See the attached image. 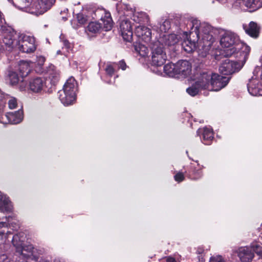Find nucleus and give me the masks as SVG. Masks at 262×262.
I'll list each match as a JSON object with an SVG mask.
<instances>
[{
	"mask_svg": "<svg viewBox=\"0 0 262 262\" xmlns=\"http://www.w3.org/2000/svg\"><path fill=\"white\" fill-rule=\"evenodd\" d=\"M186 27L189 30L190 39L184 40L182 47L187 53H190L196 49L201 57H205L214 41L213 29L208 23H201L195 18L188 20Z\"/></svg>",
	"mask_w": 262,
	"mask_h": 262,
	"instance_id": "nucleus-1",
	"label": "nucleus"
},
{
	"mask_svg": "<svg viewBox=\"0 0 262 262\" xmlns=\"http://www.w3.org/2000/svg\"><path fill=\"white\" fill-rule=\"evenodd\" d=\"M229 79V77L207 71L200 74L195 80V84L202 89L219 91L227 85Z\"/></svg>",
	"mask_w": 262,
	"mask_h": 262,
	"instance_id": "nucleus-2",
	"label": "nucleus"
},
{
	"mask_svg": "<svg viewBox=\"0 0 262 262\" xmlns=\"http://www.w3.org/2000/svg\"><path fill=\"white\" fill-rule=\"evenodd\" d=\"M243 49V53L237 52L234 55L237 61H232L229 59L223 60L219 67V71L223 75H231L239 71L245 63L250 52V47L243 44H239L237 48Z\"/></svg>",
	"mask_w": 262,
	"mask_h": 262,
	"instance_id": "nucleus-3",
	"label": "nucleus"
},
{
	"mask_svg": "<svg viewBox=\"0 0 262 262\" xmlns=\"http://www.w3.org/2000/svg\"><path fill=\"white\" fill-rule=\"evenodd\" d=\"M221 45L225 48V52L227 56L235 55L237 52L243 53L242 48H237L239 44L248 46L239 40L238 36L234 33L230 31L225 32L222 36L220 40Z\"/></svg>",
	"mask_w": 262,
	"mask_h": 262,
	"instance_id": "nucleus-4",
	"label": "nucleus"
},
{
	"mask_svg": "<svg viewBox=\"0 0 262 262\" xmlns=\"http://www.w3.org/2000/svg\"><path fill=\"white\" fill-rule=\"evenodd\" d=\"M24 239L25 237L21 233L13 236L12 242L15 247L17 252L27 259H31L37 262L39 256L36 252V249L31 245L25 246L24 245Z\"/></svg>",
	"mask_w": 262,
	"mask_h": 262,
	"instance_id": "nucleus-5",
	"label": "nucleus"
},
{
	"mask_svg": "<svg viewBox=\"0 0 262 262\" xmlns=\"http://www.w3.org/2000/svg\"><path fill=\"white\" fill-rule=\"evenodd\" d=\"M77 85L73 77L69 78L63 89L58 92L59 98L65 106L73 104L76 101Z\"/></svg>",
	"mask_w": 262,
	"mask_h": 262,
	"instance_id": "nucleus-6",
	"label": "nucleus"
},
{
	"mask_svg": "<svg viewBox=\"0 0 262 262\" xmlns=\"http://www.w3.org/2000/svg\"><path fill=\"white\" fill-rule=\"evenodd\" d=\"M121 8V14L128 17L136 24H141L148 21V17L146 13L136 11L134 8L127 4L117 5V9Z\"/></svg>",
	"mask_w": 262,
	"mask_h": 262,
	"instance_id": "nucleus-7",
	"label": "nucleus"
},
{
	"mask_svg": "<svg viewBox=\"0 0 262 262\" xmlns=\"http://www.w3.org/2000/svg\"><path fill=\"white\" fill-rule=\"evenodd\" d=\"M4 23H5V19L2 17V21L0 22V26L3 32V43L7 47L10 48H12L15 46H17L19 33H17L10 26L4 25Z\"/></svg>",
	"mask_w": 262,
	"mask_h": 262,
	"instance_id": "nucleus-8",
	"label": "nucleus"
},
{
	"mask_svg": "<svg viewBox=\"0 0 262 262\" xmlns=\"http://www.w3.org/2000/svg\"><path fill=\"white\" fill-rule=\"evenodd\" d=\"M8 227L13 230H17L19 227V222L17 217L13 215L8 216H0V240L7 238L9 231H6Z\"/></svg>",
	"mask_w": 262,
	"mask_h": 262,
	"instance_id": "nucleus-9",
	"label": "nucleus"
},
{
	"mask_svg": "<svg viewBox=\"0 0 262 262\" xmlns=\"http://www.w3.org/2000/svg\"><path fill=\"white\" fill-rule=\"evenodd\" d=\"M17 46L20 51L26 53L34 52L36 49L34 37L24 33H19Z\"/></svg>",
	"mask_w": 262,
	"mask_h": 262,
	"instance_id": "nucleus-10",
	"label": "nucleus"
},
{
	"mask_svg": "<svg viewBox=\"0 0 262 262\" xmlns=\"http://www.w3.org/2000/svg\"><path fill=\"white\" fill-rule=\"evenodd\" d=\"M151 51L152 64L157 67L162 66L167 59L163 47L159 45V42H152L150 46Z\"/></svg>",
	"mask_w": 262,
	"mask_h": 262,
	"instance_id": "nucleus-11",
	"label": "nucleus"
},
{
	"mask_svg": "<svg viewBox=\"0 0 262 262\" xmlns=\"http://www.w3.org/2000/svg\"><path fill=\"white\" fill-rule=\"evenodd\" d=\"M120 31L123 39L130 42L133 39V25L127 17L121 18L120 24Z\"/></svg>",
	"mask_w": 262,
	"mask_h": 262,
	"instance_id": "nucleus-12",
	"label": "nucleus"
},
{
	"mask_svg": "<svg viewBox=\"0 0 262 262\" xmlns=\"http://www.w3.org/2000/svg\"><path fill=\"white\" fill-rule=\"evenodd\" d=\"M135 33L140 40L145 43H148L151 40V31L146 26L141 25L135 26Z\"/></svg>",
	"mask_w": 262,
	"mask_h": 262,
	"instance_id": "nucleus-13",
	"label": "nucleus"
},
{
	"mask_svg": "<svg viewBox=\"0 0 262 262\" xmlns=\"http://www.w3.org/2000/svg\"><path fill=\"white\" fill-rule=\"evenodd\" d=\"M247 89L249 94L252 96L262 95V85L256 77L253 76L249 79Z\"/></svg>",
	"mask_w": 262,
	"mask_h": 262,
	"instance_id": "nucleus-14",
	"label": "nucleus"
},
{
	"mask_svg": "<svg viewBox=\"0 0 262 262\" xmlns=\"http://www.w3.org/2000/svg\"><path fill=\"white\" fill-rule=\"evenodd\" d=\"M235 252L242 262H251L254 256L250 245L239 247Z\"/></svg>",
	"mask_w": 262,
	"mask_h": 262,
	"instance_id": "nucleus-15",
	"label": "nucleus"
},
{
	"mask_svg": "<svg viewBox=\"0 0 262 262\" xmlns=\"http://www.w3.org/2000/svg\"><path fill=\"white\" fill-rule=\"evenodd\" d=\"M29 89L32 92L40 93L45 91L46 84L44 78L36 77L31 79L29 84Z\"/></svg>",
	"mask_w": 262,
	"mask_h": 262,
	"instance_id": "nucleus-16",
	"label": "nucleus"
},
{
	"mask_svg": "<svg viewBox=\"0 0 262 262\" xmlns=\"http://www.w3.org/2000/svg\"><path fill=\"white\" fill-rule=\"evenodd\" d=\"M7 81L12 85H15L20 82L19 85V89L20 91H23L26 90V83L24 81V77L21 75L19 77L18 74L14 71H10L8 72L7 77Z\"/></svg>",
	"mask_w": 262,
	"mask_h": 262,
	"instance_id": "nucleus-17",
	"label": "nucleus"
},
{
	"mask_svg": "<svg viewBox=\"0 0 262 262\" xmlns=\"http://www.w3.org/2000/svg\"><path fill=\"white\" fill-rule=\"evenodd\" d=\"M177 76L186 77L191 71V66L187 60H180L176 63Z\"/></svg>",
	"mask_w": 262,
	"mask_h": 262,
	"instance_id": "nucleus-18",
	"label": "nucleus"
},
{
	"mask_svg": "<svg viewBox=\"0 0 262 262\" xmlns=\"http://www.w3.org/2000/svg\"><path fill=\"white\" fill-rule=\"evenodd\" d=\"M178 41V39L176 35L174 34H161L159 39L155 42H159V45L163 47L165 46H172L175 45Z\"/></svg>",
	"mask_w": 262,
	"mask_h": 262,
	"instance_id": "nucleus-19",
	"label": "nucleus"
},
{
	"mask_svg": "<svg viewBox=\"0 0 262 262\" xmlns=\"http://www.w3.org/2000/svg\"><path fill=\"white\" fill-rule=\"evenodd\" d=\"M197 135L202 136V142L204 144L209 145L213 139V133L212 129L209 127H204L199 128L197 130Z\"/></svg>",
	"mask_w": 262,
	"mask_h": 262,
	"instance_id": "nucleus-20",
	"label": "nucleus"
},
{
	"mask_svg": "<svg viewBox=\"0 0 262 262\" xmlns=\"http://www.w3.org/2000/svg\"><path fill=\"white\" fill-rule=\"evenodd\" d=\"M5 117L10 123L16 124L20 123L24 119V114L21 107L17 111L6 114Z\"/></svg>",
	"mask_w": 262,
	"mask_h": 262,
	"instance_id": "nucleus-21",
	"label": "nucleus"
},
{
	"mask_svg": "<svg viewBox=\"0 0 262 262\" xmlns=\"http://www.w3.org/2000/svg\"><path fill=\"white\" fill-rule=\"evenodd\" d=\"M243 28L246 33L251 37L254 38L258 37L259 27L256 23L251 21L248 25H243Z\"/></svg>",
	"mask_w": 262,
	"mask_h": 262,
	"instance_id": "nucleus-22",
	"label": "nucleus"
},
{
	"mask_svg": "<svg viewBox=\"0 0 262 262\" xmlns=\"http://www.w3.org/2000/svg\"><path fill=\"white\" fill-rule=\"evenodd\" d=\"M12 209L11 202L8 198L2 195L0 192V210L2 212H9Z\"/></svg>",
	"mask_w": 262,
	"mask_h": 262,
	"instance_id": "nucleus-23",
	"label": "nucleus"
},
{
	"mask_svg": "<svg viewBox=\"0 0 262 262\" xmlns=\"http://www.w3.org/2000/svg\"><path fill=\"white\" fill-rule=\"evenodd\" d=\"M134 48L137 53L142 57H146L148 55L149 51L145 45L141 42H136Z\"/></svg>",
	"mask_w": 262,
	"mask_h": 262,
	"instance_id": "nucleus-24",
	"label": "nucleus"
},
{
	"mask_svg": "<svg viewBox=\"0 0 262 262\" xmlns=\"http://www.w3.org/2000/svg\"><path fill=\"white\" fill-rule=\"evenodd\" d=\"M243 5L246 7V10L249 12H253L258 8L259 5L257 3V0H242Z\"/></svg>",
	"mask_w": 262,
	"mask_h": 262,
	"instance_id": "nucleus-25",
	"label": "nucleus"
},
{
	"mask_svg": "<svg viewBox=\"0 0 262 262\" xmlns=\"http://www.w3.org/2000/svg\"><path fill=\"white\" fill-rule=\"evenodd\" d=\"M101 24L102 28L105 31L110 30L113 26V21L110 13H106L104 17L101 18Z\"/></svg>",
	"mask_w": 262,
	"mask_h": 262,
	"instance_id": "nucleus-26",
	"label": "nucleus"
},
{
	"mask_svg": "<svg viewBox=\"0 0 262 262\" xmlns=\"http://www.w3.org/2000/svg\"><path fill=\"white\" fill-rule=\"evenodd\" d=\"M47 74L48 78L51 79L53 83H55L58 80L59 72L55 69L53 65L49 66L47 71Z\"/></svg>",
	"mask_w": 262,
	"mask_h": 262,
	"instance_id": "nucleus-27",
	"label": "nucleus"
},
{
	"mask_svg": "<svg viewBox=\"0 0 262 262\" xmlns=\"http://www.w3.org/2000/svg\"><path fill=\"white\" fill-rule=\"evenodd\" d=\"M164 72L165 74L169 77H175L177 76L176 64L168 63L164 66Z\"/></svg>",
	"mask_w": 262,
	"mask_h": 262,
	"instance_id": "nucleus-28",
	"label": "nucleus"
},
{
	"mask_svg": "<svg viewBox=\"0 0 262 262\" xmlns=\"http://www.w3.org/2000/svg\"><path fill=\"white\" fill-rule=\"evenodd\" d=\"M19 69L22 77L26 76L31 71L30 63L26 61H21L19 64Z\"/></svg>",
	"mask_w": 262,
	"mask_h": 262,
	"instance_id": "nucleus-29",
	"label": "nucleus"
},
{
	"mask_svg": "<svg viewBox=\"0 0 262 262\" xmlns=\"http://www.w3.org/2000/svg\"><path fill=\"white\" fill-rule=\"evenodd\" d=\"M198 164V167L193 168L192 170V174L193 176L191 178L194 180H197L201 178L203 176L202 169L204 168V166L202 165H200L198 161H195Z\"/></svg>",
	"mask_w": 262,
	"mask_h": 262,
	"instance_id": "nucleus-30",
	"label": "nucleus"
},
{
	"mask_svg": "<svg viewBox=\"0 0 262 262\" xmlns=\"http://www.w3.org/2000/svg\"><path fill=\"white\" fill-rule=\"evenodd\" d=\"M202 89L195 84V81L186 89L187 93L191 96L196 95Z\"/></svg>",
	"mask_w": 262,
	"mask_h": 262,
	"instance_id": "nucleus-31",
	"label": "nucleus"
},
{
	"mask_svg": "<svg viewBox=\"0 0 262 262\" xmlns=\"http://www.w3.org/2000/svg\"><path fill=\"white\" fill-rule=\"evenodd\" d=\"M101 28H102V27L101 24L97 22L89 23L87 27V29L89 32L94 33L98 32Z\"/></svg>",
	"mask_w": 262,
	"mask_h": 262,
	"instance_id": "nucleus-32",
	"label": "nucleus"
},
{
	"mask_svg": "<svg viewBox=\"0 0 262 262\" xmlns=\"http://www.w3.org/2000/svg\"><path fill=\"white\" fill-rule=\"evenodd\" d=\"M250 246L253 253L255 252L257 254L260 255L262 252V244L253 242L251 244Z\"/></svg>",
	"mask_w": 262,
	"mask_h": 262,
	"instance_id": "nucleus-33",
	"label": "nucleus"
},
{
	"mask_svg": "<svg viewBox=\"0 0 262 262\" xmlns=\"http://www.w3.org/2000/svg\"><path fill=\"white\" fill-rule=\"evenodd\" d=\"M170 23L168 20H165L160 25L159 30L161 33L166 34V32L170 28Z\"/></svg>",
	"mask_w": 262,
	"mask_h": 262,
	"instance_id": "nucleus-34",
	"label": "nucleus"
},
{
	"mask_svg": "<svg viewBox=\"0 0 262 262\" xmlns=\"http://www.w3.org/2000/svg\"><path fill=\"white\" fill-rule=\"evenodd\" d=\"M60 39L62 42L63 47L62 49H66V52L68 53L71 51L73 48V45L70 43L68 40L64 39L63 37L60 36Z\"/></svg>",
	"mask_w": 262,
	"mask_h": 262,
	"instance_id": "nucleus-35",
	"label": "nucleus"
},
{
	"mask_svg": "<svg viewBox=\"0 0 262 262\" xmlns=\"http://www.w3.org/2000/svg\"><path fill=\"white\" fill-rule=\"evenodd\" d=\"M12 3L15 7L21 8L23 6H26L27 0H8Z\"/></svg>",
	"mask_w": 262,
	"mask_h": 262,
	"instance_id": "nucleus-36",
	"label": "nucleus"
},
{
	"mask_svg": "<svg viewBox=\"0 0 262 262\" xmlns=\"http://www.w3.org/2000/svg\"><path fill=\"white\" fill-rule=\"evenodd\" d=\"M209 262H226V261L222 256L215 255L210 257Z\"/></svg>",
	"mask_w": 262,
	"mask_h": 262,
	"instance_id": "nucleus-37",
	"label": "nucleus"
},
{
	"mask_svg": "<svg viewBox=\"0 0 262 262\" xmlns=\"http://www.w3.org/2000/svg\"><path fill=\"white\" fill-rule=\"evenodd\" d=\"M77 19L78 23L80 25L84 24L88 21L87 16H85L82 13H78L77 15Z\"/></svg>",
	"mask_w": 262,
	"mask_h": 262,
	"instance_id": "nucleus-38",
	"label": "nucleus"
},
{
	"mask_svg": "<svg viewBox=\"0 0 262 262\" xmlns=\"http://www.w3.org/2000/svg\"><path fill=\"white\" fill-rule=\"evenodd\" d=\"M8 104L10 109L15 108L17 106V102L16 99L14 97L10 98L8 100Z\"/></svg>",
	"mask_w": 262,
	"mask_h": 262,
	"instance_id": "nucleus-39",
	"label": "nucleus"
},
{
	"mask_svg": "<svg viewBox=\"0 0 262 262\" xmlns=\"http://www.w3.org/2000/svg\"><path fill=\"white\" fill-rule=\"evenodd\" d=\"M174 178L176 181L181 182L184 180V176L183 173L179 172L175 174Z\"/></svg>",
	"mask_w": 262,
	"mask_h": 262,
	"instance_id": "nucleus-40",
	"label": "nucleus"
},
{
	"mask_svg": "<svg viewBox=\"0 0 262 262\" xmlns=\"http://www.w3.org/2000/svg\"><path fill=\"white\" fill-rule=\"evenodd\" d=\"M106 73L110 76H112L114 73V69L113 66L111 64H107L105 69Z\"/></svg>",
	"mask_w": 262,
	"mask_h": 262,
	"instance_id": "nucleus-41",
	"label": "nucleus"
},
{
	"mask_svg": "<svg viewBox=\"0 0 262 262\" xmlns=\"http://www.w3.org/2000/svg\"><path fill=\"white\" fill-rule=\"evenodd\" d=\"M45 60L46 59L45 57L42 56H37L36 62L39 66H42Z\"/></svg>",
	"mask_w": 262,
	"mask_h": 262,
	"instance_id": "nucleus-42",
	"label": "nucleus"
},
{
	"mask_svg": "<svg viewBox=\"0 0 262 262\" xmlns=\"http://www.w3.org/2000/svg\"><path fill=\"white\" fill-rule=\"evenodd\" d=\"M3 106L0 105V123H5L6 121L3 116Z\"/></svg>",
	"mask_w": 262,
	"mask_h": 262,
	"instance_id": "nucleus-43",
	"label": "nucleus"
},
{
	"mask_svg": "<svg viewBox=\"0 0 262 262\" xmlns=\"http://www.w3.org/2000/svg\"><path fill=\"white\" fill-rule=\"evenodd\" d=\"M119 67L122 70H125L126 68V63L123 61H120L119 63Z\"/></svg>",
	"mask_w": 262,
	"mask_h": 262,
	"instance_id": "nucleus-44",
	"label": "nucleus"
},
{
	"mask_svg": "<svg viewBox=\"0 0 262 262\" xmlns=\"http://www.w3.org/2000/svg\"><path fill=\"white\" fill-rule=\"evenodd\" d=\"M166 262H177L176 259L172 257H168L166 258Z\"/></svg>",
	"mask_w": 262,
	"mask_h": 262,
	"instance_id": "nucleus-45",
	"label": "nucleus"
},
{
	"mask_svg": "<svg viewBox=\"0 0 262 262\" xmlns=\"http://www.w3.org/2000/svg\"><path fill=\"white\" fill-rule=\"evenodd\" d=\"M68 9L67 8H63V9L61 11V14H65L66 15H67L68 14Z\"/></svg>",
	"mask_w": 262,
	"mask_h": 262,
	"instance_id": "nucleus-46",
	"label": "nucleus"
},
{
	"mask_svg": "<svg viewBox=\"0 0 262 262\" xmlns=\"http://www.w3.org/2000/svg\"><path fill=\"white\" fill-rule=\"evenodd\" d=\"M67 53L66 51H63L62 52L60 50H58L57 51V54L60 55V54H63L64 55H67Z\"/></svg>",
	"mask_w": 262,
	"mask_h": 262,
	"instance_id": "nucleus-47",
	"label": "nucleus"
},
{
	"mask_svg": "<svg viewBox=\"0 0 262 262\" xmlns=\"http://www.w3.org/2000/svg\"><path fill=\"white\" fill-rule=\"evenodd\" d=\"M3 258V262H9V260L6 257V256L4 255H2L1 258Z\"/></svg>",
	"mask_w": 262,
	"mask_h": 262,
	"instance_id": "nucleus-48",
	"label": "nucleus"
},
{
	"mask_svg": "<svg viewBox=\"0 0 262 262\" xmlns=\"http://www.w3.org/2000/svg\"><path fill=\"white\" fill-rule=\"evenodd\" d=\"M257 3L259 5V8L262 7V0H257Z\"/></svg>",
	"mask_w": 262,
	"mask_h": 262,
	"instance_id": "nucleus-49",
	"label": "nucleus"
},
{
	"mask_svg": "<svg viewBox=\"0 0 262 262\" xmlns=\"http://www.w3.org/2000/svg\"><path fill=\"white\" fill-rule=\"evenodd\" d=\"M217 1L222 3H224L226 2L227 0H217Z\"/></svg>",
	"mask_w": 262,
	"mask_h": 262,
	"instance_id": "nucleus-50",
	"label": "nucleus"
},
{
	"mask_svg": "<svg viewBox=\"0 0 262 262\" xmlns=\"http://www.w3.org/2000/svg\"><path fill=\"white\" fill-rule=\"evenodd\" d=\"M2 21V14L0 12V22Z\"/></svg>",
	"mask_w": 262,
	"mask_h": 262,
	"instance_id": "nucleus-51",
	"label": "nucleus"
},
{
	"mask_svg": "<svg viewBox=\"0 0 262 262\" xmlns=\"http://www.w3.org/2000/svg\"><path fill=\"white\" fill-rule=\"evenodd\" d=\"M62 18L64 19V20H66L67 19V17L66 16H62Z\"/></svg>",
	"mask_w": 262,
	"mask_h": 262,
	"instance_id": "nucleus-52",
	"label": "nucleus"
},
{
	"mask_svg": "<svg viewBox=\"0 0 262 262\" xmlns=\"http://www.w3.org/2000/svg\"><path fill=\"white\" fill-rule=\"evenodd\" d=\"M261 227H262V223H261Z\"/></svg>",
	"mask_w": 262,
	"mask_h": 262,
	"instance_id": "nucleus-53",
	"label": "nucleus"
}]
</instances>
